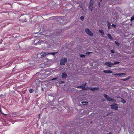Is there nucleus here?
Returning <instances> with one entry per match:
<instances>
[{
	"instance_id": "f257e3e1",
	"label": "nucleus",
	"mask_w": 134,
	"mask_h": 134,
	"mask_svg": "<svg viewBox=\"0 0 134 134\" xmlns=\"http://www.w3.org/2000/svg\"><path fill=\"white\" fill-rule=\"evenodd\" d=\"M67 59L65 58H63L61 59L60 61V64L61 65H64L67 62Z\"/></svg>"
},
{
	"instance_id": "f03ea898",
	"label": "nucleus",
	"mask_w": 134,
	"mask_h": 134,
	"mask_svg": "<svg viewBox=\"0 0 134 134\" xmlns=\"http://www.w3.org/2000/svg\"><path fill=\"white\" fill-rule=\"evenodd\" d=\"M93 1L92 0H90L89 3V7L91 11H92L93 8Z\"/></svg>"
},
{
	"instance_id": "7ed1b4c3",
	"label": "nucleus",
	"mask_w": 134,
	"mask_h": 134,
	"mask_svg": "<svg viewBox=\"0 0 134 134\" xmlns=\"http://www.w3.org/2000/svg\"><path fill=\"white\" fill-rule=\"evenodd\" d=\"M85 31L89 35L91 36L93 35L92 32L88 29H86Z\"/></svg>"
},
{
	"instance_id": "20e7f679",
	"label": "nucleus",
	"mask_w": 134,
	"mask_h": 134,
	"mask_svg": "<svg viewBox=\"0 0 134 134\" xmlns=\"http://www.w3.org/2000/svg\"><path fill=\"white\" fill-rule=\"evenodd\" d=\"M111 108L112 109H114L115 110H116L118 108L117 104H116L111 105Z\"/></svg>"
},
{
	"instance_id": "39448f33",
	"label": "nucleus",
	"mask_w": 134,
	"mask_h": 134,
	"mask_svg": "<svg viewBox=\"0 0 134 134\" xmlns=\"http://www.w3.org/2000/svg\"><path fill=\"white\" fill-rule=\"evenodd\" d=\"M104 64L107 66H110V65H114V64H113V63H111L110 62H105L104 63Z\"/></svg>"
},
{
	"instance_id": "423d86ee",
	"label": "nucleus",
	"mask_w": 134,
	"mask_h": 134,
	"mask_svg": "<svg viewBox=\"0 0 134 134\" xmlns=\"http://www.w3.org/2000/svg\"><path fill=\"white\" fill-rule=\"evenodd\" d=\"M90 90L92 91H94L96 90H98L99 89L98 87H90L89 88Z\"/></svg>"
},
{
	"instance_id": "0eeeda50",
	"label": "nucleus",
	"mask_w": 134,
	"mask_h": 134,
	"mask_svg": "<svg viewBox=\"0 0 134 134\" xmlns=\"http://www.w3.org/2000/svg\"><path fill=\"white\" fill-rule=\"evenodd\" d=\"M86 83L85 82L81 85V88L82 89V90H85V87L86 85Z\"/></svg>"
},
{
	"instance_id": "6e6552de",
	"label": "nucleus",
	"mask_w": 134,
	"mask_h": 134,
	"mask_svg": "<svg viewBox=\"0 0 134 134\" xmlns=\"http://www.w3.org/2000/svg\"><path fill=\"white\" fill-rule=\"evenodd\" d=\"M99 32L101 34V36L102 37H103L104 34V33L102 30H100L99 31Z\"/></svg>"
},
{
	"instance_id": "1a4fd4ad",
	"label": "nucleus",
	"mask_w": 134,
	"mask_h": 134,
	"mask_svg": "<svg viewBox=\"0 0 134 134\" xmlns=\"http://www.w3.org/2000/svg\"><path fill=\"white\" fill-rule=\"evenodd\" d=\"M107 100L112 102H115V99L109 97Z\"/></svg>"
},
{
	"instance_id": "9d476101",
	"label": "nucleus",
	"mask_w": 134,
	"mask_h": 134,
	"mask_svg": "<svg viewBox=\"0 0 134 134\" xmlns=\"http://www.w3.org/2000/svg\"><path fill=\"white\" fill-rule=\"evenodd\" d=\"M113 75H116L118 76H121L122 75H125V74L124 73H120V74H113Z\"/></svg>"
},
{
	"instance_id": "9b49d317",
	"label": "nucleus",
	"mask_w": 134,
	"mask_h": 134,
	"mask_svg": "<svg viewBox=\"0 0 134 134\" xmlns=\"http://www.w3.org/2000/svg\"><path fill=\"white\" fill-rule=\"evenodd\" d=\"M41 57H44L46 55H47L48 54V53L47 52H44L43 53H41Z\"/></svg>"
},
{
	"instance_id": "f8f14e48",
	"label": "nucleus",
	"mask_w": 134,
	"mask_h": 134,
	"mask_svg": "<svg viewBox=\"0 0 134 134\" xmlns=\"http://www.w3.org/2000/svg\"><path fill=\"white\" fill-rule=\"evenodd\" d=\"M62 78H64L66 77L67 76V74L65 72L63 73L62 74Z\"/></svg>"
},
{
	"instance_id": "ddd939ff",
	"label": "nucleus",
	"mask_w": 134,
	"mask_h": 134,
	"mask_svg": "<svg viewBox=\"0 0 134 134\" xmlns=\"http://www.w3.org/2000/svg\"><path fill=\"white\" fill-rule=\"evenodd\" d=\"M103 72L105 73H112V71L110 70H104Z\"/></svg>"
},
{
	"instance_id": "4468645a",
	"label": "nucleus",
	"mask_w": 134,
	"mask_h": 134,
	"mask_svg": "<svg viewBox=\"0 0 134 134\" xmlns=\"http://www.w3.org/2000/svg\"><path fill=\"white\" fill-rule=\"evenodd\" d=\"M109 39H110V40H113V39L111 36V35L109 34H108L107 35Z\"/></svg>"
},
{
	"instance_id": "2eb2a0df",
	"label": "nucleus",
	"mask_w": 134,
	"mask_h": 134,
	"mask_svg": "<svg viewBox=\"0 0 134 134\" xmlns=\"http://www.w3.org/2000/svg\"><path fill=\"white\" fill-rule=\"evenodd\" d=\"M43 42L42 41V40H38V42H37L38 44L39 45H40L41 44V43H43Z\"/></svg>"
},
{
	"instance_id": "dca6fc26",
	"label": "nucleus",
	"mask_w": 134,
	"mask_h": 134,
	"mask_svg": "<svg viewBox=\"0 0 134 134\" xmlns=\"http://www.w3.org/2000/svg\"><path fill=\"white\" fill-rule=\"evenodd\" d=\"M107 22L108 23L107 26H108V29H110V23H109L108 21H107Z\"/></svg>"
},
{
	"instance_id": "f3484780",
	"label": "nucleus",
	"mask_w": 134,
	"mask_h": 134,
	"mask_svg": "<svg viewBox=\"0 0 134 134\" xmlns=\"http://www.w3.org/2000/svg\"><path fill=\"white\" fill-rule=\"evenodd\" d=\"M104 97L107 100H108V99H109V97L106 94H104Z\"/></svg>"
},
{
	"instance_id": "a211bd4d",
	"label": "nucleus",
	"mask_w": 134,
	"mask_h": 134,
	"mask_svg": "<svg viewBox=\"0 0 134 134\" xmlns=\"http://www.w3.org/2000/svg\"><path fill=\"white\" fill-rule=\"evenodd\" d=\"M38 41V40H35L34 41V44L37 45V44H38L37 43Z\"/></svg>"
},
{
	"instance_id": "6ab92c4d",
	"label": "nucleus",
	"mask_w": 134,
	"mask_h": 134,
	"mask_svg": "<svg viewBox=\"0 0 134 134\" xmlns=\"http://www.w3.org/2000/svg\"><path fill=\"white\" fill-rule=\"evenodd\" d=\"M57 53V52L48 53V54H52L53 55H54L55 54Z\"/></svg>"
},
{
	"instance_id": "aec40b11",
	"label": "nucleus",
	"mask_w": 134,
	"mask_h": 134,
	"mask_svg": "<svg viewBox=\"0 0 134 134\" xmlns=\"http://www.w3.org/2000/svg\"><path fill=\"white\" fill-rule=\"evenodd\" d=\"M80 55L81 57L82 58H84L86 56L85 55L83 54H80Z\"/></svg>"
},
{
	"instance_id": "412c9836",
	"label": "nucleus",
	"mask_w": 134,
	"mask_h": 134,
	"mask_svg": "<svg viewBox=\"0 0 134 134\" xmlns=\"http://www.w3.org/2000/svg\"><path fill=\"white\" fill-rule=\"evenodd\" d=\"M121 102L123 103H126V101L124 99H122L121 100Z\"/></svg>"
},
{
	"instance_id": "4be33fe9",
	"label": "nucleus",
	"mask_w": 134,
	"mask_h": 134,
	"mask_svg": "<svg viewBox=\"0 0 134 134\" xmlns=\"http://www.w3.org/2000/svg\"><path fill=\"white\" fill-rule=\"evenodd\" d=\"M29 91L30 93H32L33 92L34 90L33 89H31L29 90Z\"/></svg>"
},
{
	"instance_id": "5701e85b",
	"label": "nucleus",
	"mask_w": 134,
	"mask_h": 134,
	"mask_svg": "<svg viewBox=\"0 0 134 134\" xmlns=\"http://www.w3.org/2000/svg\"><path fill=\"white\" fill-rule=\"evenodd\" d=\"M115 43L118 46H119V43L117 41H115Z\"/></svg>"
},
{
	"instance_id": "b1692460",
	"label": "nucleus",
	"mask_w": 134,
	"mask_h": 134,
	"mask_svg": "<svg viewBox=\"0 0 134 134\" xmlns=\"http://www.w3.org/2000/svg\"><path fill=\"white\" fill-rule=\"evenodd\" d=\"M81 103L84 105L86 104L87 103V102H82Z\"/></svg>"
},
{
	"instance_id": "393cba45",
	"label": "nucleus",
	"mask_w": 134,
	"mask_h": 134,
	"mask_svg": "<svg viewBox=\"0 0 134 134\" xmlns=\"http://www.w3.org/2000/svg\"><path fill=\"white\" fill-rule=\"evenodd\" d=\"M134 20V16H132L131 18V21H132Z\"/></svg>"
},
{
	"instance_id": "a878e982",
	"label": "nucleus",
	"mask_w": 134,
	"mask_h": 134,
	"mask_svg": "<svg viewBox=\"0 0 134 134\" xmlns=\"http://www.w3.org/2000/svg\"><path fill=\"white\" fill-rule=\"evenodd\" d=\"M120 63V62H115L114 63H113V64L114 65H115L116 64H118Z\"/></svg>"
},
{
	"instance_id": "bb28decb",
	"label": "nucleus",
	"mask_w": 134,
	"mask_h": 134,
	"mask_svg": "<svg viewBox=\"0 0 134 134\" xmlns=\"http://www.w3.org/2000/svg\"><path fill=\"white\" fill-rule=\"evenodd\" d=\"M80 19L82 21H83L84 20L83 16H81L80 17Z\"/></svg>"
},
{
	"instance_id": "cd10ccee",
	"label": "nucleus",
	"mask_w": 134,
	"mask_h": 134,
	"mask_svg": "<svg viewBox=\"0 0 134 134\" xmlns=\"http://www.w3.org/2000/svg\"><path fill=\"white\" fill-rule=\"evenodd\" d=\"M92 52H86V54H89L90 53H92Z\"/></svg>"
},
{
	"instance_id": "c85d7f7f",
	"label": "nucleus",
	"mask_w": 134,
	"mask_h": 134,
	"mask_svg": "<svg viewBox=\"0 0 134 134\" xmlns=\"http://www.w3.org/2000/svg\"><path fill=\"white\" fill-rule=\"evenodd\" d=\"M59 83H64V82L63 81H60Z\"/></svg>"
},
{
	"instance_id": "c756f323",
	"label": "nucleus",
	"mask_w": 134,
	"mask_h": 134,
	"mask_svg": "<svg viewBox=\"0 0 134 134\" xmlns=\"http://www.w3.org/2000/svg\"><path fill=\"white\" fill-rule=\"evenodd\" d=\"M57 79V78H53V79H52V80H55L56 79Z\"/></svg>"
},
{
	"instance_id": "7c9ffc66",
	"label": "nucleus",
	"mask_w": 134,
	"mask_h": 134,
	"mask_svg": "<svg viewBox=\"0 0 134 134\" xmlns=\"http://www.w3.org/2000/svg\"><path fill=\"white\" fill-rule=\"evenodd\" d=\"M127 80V79H123L122 80L123 81H126Z\"/></svg>"
},
{
	"instance_id": "2f4dec72",
	"label": "nucleus",
	"mask_w": 134,
	"mask_h": 134,
	"mask_svg": "<svg viewBox=\"0 0 134 134\" xmlns=\"http://www.w3.org/2000/svg\"><path fill=\"white\" fill-rule=\"evenodd\" d=\"M111 53H114V51L113 50H111Z\"/></svg>"
},
{
	"instance_id": "473e14b6",
	"label": "nucleus",
	"mask_w": 134,
	"mask_h": 134,
	"mask_svg": "<svg viewBox=\"0 0 134 134\" xmlns=\"http://www.w3.org/2000/svg\"><path fill=\"white\" fill-rule=\"evenodd\" d=\"M77 88H81V86H78L77 87Z\"/></svg>"
},
{
	"instance_id": "72a5a7b5",
	"label": "nucleus",
	"mask_w": 134,
	"mask_h": 134,
	"mask_svg": "<svg viewBox=\"0 0 134 134\" xmlns=\"http://www.w3.org/2000/svg\"><path fill=\"white\" fill-rule=\"evenodd\" d=\"M111 26H114L115 27L116 26L114 24H112V25H111Z\"/></svg>"
},
{
	"instance_id": "f704fd0d",
	"label": "nucleus",
	"mask_w": 134,
	"mask_h": 134,
	"mask_svg": "<svg viewBox=\"0 0 134 134\" xmlns=\"http://www.w3.org/2000/svg\"><path fill=\"white\" fill-rule=\"evenodd\" d=\"M107 134H112V133L111 132H109Z\"/></svg>"
},
{
	"instance_id": "c9c22d12",
	"label": "nucleus",
	"mask_w": 134,
	"mask_h": 134,
	"mask_svg": "<svg viewBox=\"0 0 134 134\" xmlns=\"http://www.w3.org/2000/svg\"><path fill=\"white\" fill-rule=\"evenodd\" d=\"M100 3H99V6H100Z\"/></svg>"
},
{
	"instance_id": "e433bc0d",
	"label": "nucleus",
	"mask_w": 134,
	"mask_h": 134,
	"mask_svg": "<svg viewBox=\"0 0 134 134\" xmlns=\"http://www.w3.org/2000/svg\"><path fill=\"white\" fill-rule=\"evenodd\" d=\"M101 2L102 1V0H99Z\"/></svg>"
},
{
	"instance_id": "4c0bfd02",
	"label": "nucleus",
	"mask_w": 134,
	"mask_h": 134,
	"mask_svg": "<svg viewBox=\"0 0 134 134\" xmlns=\"http://www.w3.org/2000/svg\"><path fill=\"white\" fill-rule=\"evenodd\" d=\"M104 100H102V101L104 102Z\"/></svg>"
},
{
	"instance_id": "58836bf2",
	"label": "nucleus",
	"mask_w": 134,
	"mask_h": 134,
	"mask_svg": "<svg viewBox=\"0 0 134 134\" xmlns=\"http://www.w3.org/2000/svg\"><path fill=\"white\" fill-rule=\"evenodd\" d=\"M38 116L39 117H40L39 115H38Z\"/></svg>"
},
{
	"instance_id": "ea45409f",
	"label": "nucleus",
	"mask_w": 134,
	"mask_h": 134,
	"mask_svg": "<svg viewBox=\"0 0 134 134\" xmlns=\"http://www.w3.org/2000/svg\"><path fill=\"white\" fill-rule=\"evenodd\" d=\"M38 116L39 117H40L39 115H38Z\"/></svg>"
},
{
	"instance_id": "a19ab883",
	"label": "nucleus",
	"mask_w": 134,
	"mask_h": 134,
	"mask_svg": "<svg viewBox=\"0 0 134 134\" xmlns=\"http://www.w3.org/2000/svg\"><path fill=\"white\" fill-rule=\"evenodd\" d=\"M38 116L39 117H40L39 115H38Z\"/></svg>"
},
{
	"instance_id": "79ce46f5",
	"label": "nucleus",
	"mask_w": 134,
	"mask_h": 134,
	"mask_svg": "<svg viewBox=\"0 0 134 134\" xmlns=\"http://www.w3.org/2000/svg\"><path fill=\"white\" fill-rule=\"evenodd\" d=\"M111 66H109L108 67H111Z\"/></svg>"
}]
</instances>
